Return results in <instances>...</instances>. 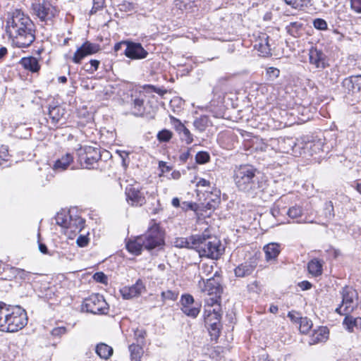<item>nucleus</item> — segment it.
Here are the masks:
<instances>
[{"label":"nucleus","mask_w":361,"mask_h":361,"mask_svg":"<svg viewBox=\"0 0 361 361\" xmlns=\"http://www.w3.org/2000/svg\"><path fill=\"white\" fill-rule=\"evenodd\" d=\"M4 317V329H1L3 331L16 332L22 329L27 322V313L19 305H9Z\"/></svg>","instance_id":"39448f33"},{"label":"nucleus","mask_w":361,"mask_h":361,"mask_svg":"<svg viewBox=\"0 0 361 361\" xmlns=\"http://www.w3.org/2000/svg\"><path fill=\"white\" fill-rule=\"evenodd\" d=\"M350 5L352 9L357 13H361V0H351Z\"/></svg>","instance_id":"6e6d98bb"},{"label":"nucleus","mask_w":361,"mask_h":361,"mask_svg":"<svg viewBox=\"0 0 361 361\" xmlns=\"http://www.w3.org/2000/svg\"><path fill=\"white\" fill-rule=\"evenodd\" d=\"M190 240L192 248L201 257L218 259L222 255L221 241L215 236L202 234L195 235Z\"/></svg>","instance_id":"20e7f679"},{"label":"nucleus","mask_w":361,"mask_h":361,"mask_svg":"<svg viewBox=\"0 0 361 361\" xmlns=\"http://www.w3.org/2000/svg\"><path fill=\"white\" fill-rule=\"evenodd\" d=\"M9 305L5 303L4 302L0 301V330L4 329V315L6 314V311H8Z\"/></svg>","instance_id":"58836bf2"},{"label":"nucleus","mask_w":361,"mask_h":361,"mask_svg":"<svg viewBox=\"0 0 361 361\" xmlns=\"http://www.w3.org/2000/svg\"><path fill=\"white\" fill-rule=\"evenodd\" d=\"M68 220H69V218H66L63 216V214H58L56 217V223L57 224L61 226L62 227H64V228H67V226H68Z\"/></svg>","instance_id":"8fccbe9b"},{"label":"nucleus","mask_w":361,"mask_h":361,"mask_svg":"<svg viewBox=\"0 0 361 361\" xmlns=\"http://www.w3.org/2000/svg\"><path fill=\"white\" fill-rule=\"evenodd\" d=\"M302 290H308L311 288V283L307 281H303L299 284Z\"/></svg>","instance_id":"052dcab7"},{"label":"nucleus","mask_w":361,"mask_h":361,"mask_svg":"<svg viewBox=\"0 0 361 361\" xmlns=\"http://www.w3.org/2000/svg\"><path fill=\"white\" fill-rule=\"evenodd\" d=\"M126 249L129 252L135 255L141 254L144 248V241L142 240L141 236H137L133 239H130L126 245Z\"/></svg>","instance_id":"a211bd4d"},{"label":"nucleus","mask_w":361,"mask_h":361,"mask_svg":"<svg viewBox=\"0 0 361 361\" xmlns=\"http://www.w3.org/2000/svg\"><path fill=\"white\" fill-rule=\"evenodd\" d=\"M307 269L312 276H320L322 274V262L317 259H313L309 262Z\"/></svg>","instance_id":"393cba45"},{"label":"nucleus","mask_w":361,"mask_h":361,"mask_svg":"<svg viewBox=\"0 0 361 361\" xmlns=\"http://www.w3.org/2000/svg\"><path fill=\"white\" fill-rule=\"evenodd\" d=\"M39 250L43 254H47L48 252V249L44 244L40 243L39 245Z\"/></svg>","instance_id":"69168bd1"},{"label":"nucleus","mask_w":361,"mask_h":361,"mask_svg":"<svg viewBox=\"0 0 361 361\" xmlns=\"http://www.w3.org/2000/svg\"><path fill=\"white\" fill-rule=\"evenodd\" d=\"M20 64L25 69L29 70L32 73L37 72L40 68L38 60L33 56L24 57L21 59Z\"/></svg>","instance_id":"4be33fe9"},{"label":"nucleus","mask_w":361,"mask_h":361,"mask_svg":"<svg viewBox=\"0 0 361 361\" xmlns=\"http://www.w3.org/2000/svg\"><path fill=\"white\" fill-rule=\"evenodd\" d=\"M271 47L269 37L266 33H262L255 44V48L260 52L262 56H268L271 54Z\"/></svg>","instance_id":"f3484780"},{"label":"nucleus","mask_w":361,"mask_h":361,"mask_svg":"<svg viewBox=\"0 0 361 361\" xmlns=\"http://www.w3.org/2000/svg\"><path fill=\"white\" fill-rule=\"evenodd\" d=\"M199 287L204 294L205 306L207 307L204 311L205 319L210 322L214 320L211 324V329L209 330L211 338L212 340H216L220 334L216 324L221 317L220 300L222 287L220 284V278L214 275V276L207 279L206 283L203 281V286L200 281Z\"/></svg>","instance_id":"f257e3e1"},{"label":"nucleus","mask_w":361,"mask_h":361,"mask_svg":"<svg viewBox=\"0 0 361 361\" xmlns=\"http://www.w3.org/2000/svg\"><path fill=\"white\" fill-rule=\"evenodd\" d=\"M312 327V322L307 317L300 318V331L302 334H307Z\"/></svg>","instance_id":"473e14b6"},{"label":"nucleus","mask_w":361,"mask_h":361,"mask_svg":"<svg viewBox=\"0 0 361 361\" xmlns=\"http://www.w3.org/2000/svg\"><path fill=\"white\" fill-rule=\"evenodd\" d=\"M219 200H220V198H219V195L217 194H216L214 195V198H210L208 200V201L206 204V207L208 209H214L219 203Z\"/></svg>","instance_id":"49530a36"},{"label":"nucleus","mask_w":361,"mask_h":361,"mask_svg":"<svg viewBox=\"0 0 361 361\" xmlns=\"http://www.w3.org/2000/svg\"><path fill=\"white\" fill-rule=\"evenodd\" d=\"M146 332L143 329H137L134 332V336L137 340V343L140 344H144V339Z\"/></svg>","instance_id":"a18cd8bd"},{"label":"nucleus","mask_w":361,"mask_h":361,"mask_svg":"<svg viewBox=\"0 0 361 361\" xmlns=\"http://www.w3.org/2000/svg\"><path fill=\"white\" fill-rule=\"evenodd\" d=\"M280 71L274 67H269L267 69V74L270 79H275L279 77Z\"/></svg>","instance_id":"603ef678"},{"label":"nucleus","mask_w":361,"mask_h":361,"mask_svg":"<svg viewBox=\"0 0 361 361\" xmlns=\"http://www.w3.org/2000/svg\"><path fill=\"white\" fill-rule=\"evenodd\" d=\"M175 6L181 11H190L193 6L190 0H175Z\"/></svg>","instance_id":"72a5a7b5"},{"label":"nucleus","mask_w":361,"mask_h":361,"mask_svg":"<svg viewBox=\"0 0 361 361\" xmlns=\"http://www.w3.org/2000/svg\"><path fill=\"white\" fill-rule=\"evenodd\" d=\"M125 55L131 59H145L148 52L142 47L140 43L129 42L124 51Z\"/></svg>","instance_id":"4468645a"},{"label":"nucleus","mask_w":361,"mask_h":361,"mask_svg":"<svg viewBox=\"0 0 361 361\" xmlns=\"http://www.w3.org/2000/svg\"><path fill=\"white\" fill-rule=\"evenodd\" d=\"M100 46L98 44L86 41L80 47H78L74 53L72 61L73 63L79 64L87 56L95 54L98 52Z\"/></svg>","instance_id":"9b49d317"},{"label":"nucleus","mask_w":361,"mask_h":361,"mask_svg":"<svg viewBox=\"0 0 361 361\" xmlns=\"http://www.w3.org/2000/svg\"><path fill=\"white\" fill-rule=\"evenodd\" d=\"M65 114V109L59 105H49L48 115L53 124H56L62 118Z\"/></svg>","instance_id":"aec40b11"},{"label":"nucleus","mask_w":361,"mask_h":361,"mask_svg":"<svg viewBox=\"0 0 361 361\" xmlns=\"http://www.w3.org/2000/svg\"><path fill=\"white\" fill-rule=\"evenodd\" d=\"M326 210L328 211V212H326L325 213V215L327 218L331 219L332 217L334 216V207L331 202H329L327 204H326Z\"/></svg>","instance_id":"5fc2aeb1"},{"label":"nucleus","mask_w":361,"mask_h":361,"mask_svg":"<svg viewBox=\"0 0 361 361\" xmlns=\"http://www.w3.org/2000/svg\"><path fill=\"white\" fill-rule=\"evenodd\" d=\"M66 331L65 328L55 329L52 331L53 335H59V334L64 333Z\"/></svg>","instance_id":"338daca9"},{"label":"nucleus","mask_w":361,"mask_h":361,"mask_svg":"<svg viewBox=\"0 0 361 361\" xmlns=\"http://www.w3.org/2000/svg\"><path fill=\"white\" fill-rule=\"evenodd\" d=\"M171 123L178 135H181L183 132L187 128L183 123L179 119L176 118L173 116L170 117Z\"/></svg>","instance_id":"4c0bfd02"},{"label":"nucleus","mask_w":361,"mask_h":361,"mask_svg":"<svg viewBox=\"0 0 361 361\" xmlns=\"http://www.w3.org/2000/svg\"><path fill=\"white\" fill-rule=\"evenodd\" d=\"M358 293L353 288L345 287L342 290V303L336 311L341 314L352 312L357 306Z\"/></svg>","instance_id":"423d86ee"},{"label":"nucleus","mask_w":361,"mask_h":361,"mask_svg":"<svg viewBox=\"0 0 361 361\" xmlns=\"http://www.w3.org/2000/svg\"><path fill=\"white\" fill-rule=\"evenodd\" d=\"M90 68L87 69V71L94 72L99 68L100 61L96 59H91L90 61Z\"/></svg>","instance_id":"13d9d810"},{"label":"nucleus","mask_w":361,"mask_h":361,"mask_svg":"<svg viewBox=\"0 0 361 361\" xmlns=\"http://www.w3.org/2000/svg\"><path fill=\"white\" fill-rule=\"evenodd\" d=\"M94 279L97 281L102 283H106L107 278L106 275L102 272H97L94 274Z\"/></svg>","instance_id":"864d4df0"},{"label":"nucleus","mask_w":361,"mask_h":361,"mask_svg":"<svg viewBox=\"0 0 361 361\" xmlns=\"http://www.w3.org/2000/svg\"><path fill=\"white\" fill-rule=\"evenodd\" d=\"M83 307L86 311L94 314H106L108 304L104 297L99 294H92L83 302Z\"/></svg>","instance_id":"6e6552de"},{"label":"nucleus","mask_w":361,"mask_h":361,"mask_svg":"<svg viewBox=\"0 0 361 361\" xmlns=\"http://www.w3.org/2000/svg\"><path fill=\"white\" fill-rule=\"evenodd\" d=\"M84 152L85 155H80V161H83L82 165L87 169H93L94 164L101 158L99 149L92 146H85Z\"/></svg>","instance_id":"f8f14e48"},{"label":"nucleus","mask_w":361,"mask_h":361,"mask_svg":"<svg viewBox=\"0 0 361 361\" xmlns=\"http://www.w3.org/2000/svg\"><path fill=\"white\" fill-rule=\"evenodd\" d=\"M171 204L174 207H178L180 206V200L178 197H174L172 200Z\"/></svg>","instance_id":"774afa93"},{"label":"nucleus","mask_w":361,"mask_h":361,"mask_svg":"<svg viewBox=\"0 0 361 361\" xmlns=\"http://www.w3.org/2000/svg\"><path fill=\"white\" fill-rule=\"evenodd\" d=\"M104 5V0H93V6L91 10V13H95L97 11L102 9Z\"/></svg>","instance_id":"3c124183"},{"label":"nucleus","mask_w":361,"mask_h":361,"mask_svg":"<svg viewBox=\"0 0 361 361\" xmlns=\"http://www.w3.org/2000/svg\"><path fill=\"white\" fill-rule=\"evenodd\" d=\"M329 330L326 327H319L314 331L310 337V345H314L319 342H323L328 338Z\"/></svg>","instance_id":"412c9836"},{"label":"nucleus","mask_w":361,"mask_h":361,"mask_svg":"<svg viewBox=\"0 0 361 361\" xmlns=\"http://www.w3.org/2000/svg\"><path fill=\"white\" fill-rule=\"evenodd\" d=\"M144 241V248L148 250H152L164 243L163 235L160 228L154 224L147 232L140 235Z\"/></svg>","instance_id":"0eeeda50"},{"label":"nucleus","mask_w":361,"mask_h":361,"mask_svg":"<svg viewBox=\"0 0 361 361\" xmlns=\"http://www.w3.org/2000/svg\"><path fill=\"white\" fill-rule=\"evenodd\" d=\"M96 353L101 358L107 360L113 354V348L105 343H99L96 346Z\"/></svg>","instance_id":"cd10ccee"},{"label":"nucleus","mask_w":361,"mask_h":361,"mask_svg":"<svg viewBox=\"0 0 361 361\" xmlns=\"http://www.w3.org/2000/svg\"><path fill=\"white\" fill-rule=\"evenodd\" d=\"M172 137V133L169 130H162L157 134V139L160 142H168Z\"/></svg>","instance_id":"a19ab883"},{"label":"nucleus","mask_w":361,"mask_h":361,"mask_svg":"<svg viewBox=\"0 0 361 361\" xmlns=\"http://www.w3.org/2000/svg\"><path fill=\"white\" fill-rule=\"evenodd\" d=\"M76 243L79 247H85L88 244V238L85 235H81L78 238Z\"/></svg>","instance_id":"4d7b16f0"},{"label":"nucleus","mask_w":361,"mask_h":361,"mask_svg":"<svg viewBox=\"0 0 361 361\" xmlns=\"http://www.w3.org/2000/svg\"><path fill=\"white\" fill-rule=\"evenodd\" d=\"M342 85L347 90H361V75L345 78Z\"/></svg>","instance_id":"6ab92c4d"},{"label":"nucleus","mask_w":361,"mask_h":361,"mask_svg":"<svg viewBox=\"0 0 361 361\" xmlns=\"http://www.w3.org/2000/svg\"><path fill=\"white\" fill-rule=\"evenodd\" d=\"M85 221L80 217L72 219L69 216L68 224L67 228L70 229L71 232H80L84 228Z\"/></svg>","instance_id":"bb28decb"},{"label":"nucleus","mask_w":361,"mask_h":361,"mask_svg":"<svg viewBox=\"0 0 361 361\" xmlns=\"http://www.w3.org/2000/svg\"><path fill=\"white\" fill-rule=\"evenodd\" d=\"M182 312L188 317L195 318L200 313V308L192 305L181 307Z\"/></svg>","instance_id":"f704fd0d"},{"label":"nucleus","mask_w":361,"mask_h":361,"mask_svg":"<svg viewBox=\"0 0 361 361\" xmlns=\"http://www.w3.org/2000/svg\"><path fill=\"white\" fill-rule=\"evenodd\" d=\"M314 27L319 30H327V23L322 18H316L313 20Z\"/></svg>","instance_id":"c03bdc74"},{"label":"nucleus","mask_w":361,"mask_h":361,"mask_svg":"<svg viewBox=\"0 0 361 361\" xmlns=\"http://www.w3.org/2000/svg\"><path fill=\"white\" fill-rule=\"evenodd\" d=\"M73 161V156L67 153L64 156H63L61 158L57 159L54 164L53 169L55 171H63L68 167V166L71 164V163Z\"/></svg>","instance_id":"b1692460"},{"label":"nucleus","mask_w":361,"mask_h":361,"mask_svg":"<svg viewBox=\"0 0 361 361\" xmlns=\"http://www.w3.org/2000/svg\"><path fill=\"white\" fill-rule=\"evenodd\" d=\"M344 324H346L348 329L350 331H353L354 327L361 330V317H346L344 319Z\"/></svg>","instance_id":"c756f323"},{"label":"nucleus","mask_w":361,"mask_h":361,"mask_svg":"<svg viewBox=\"0 0 361 361\" xmlns=\"http://www.w3.org/2000/svg\"><path fill=\"white\" fill-rule=\"evenodd\" d=\"M209 154L206 152H199L195 156L197 163L203 164L209 161Z\"/></svg>","instance_id":"79ce46f5"},{"label":"nucleus","mask_w":361,"mask_h":361,"mask_svg":"<svg viewBox=\"0 0 361 361\" xmlns=\"http://www.w3.org/2000/svg\"><path fill=\"white\" fill-rule=\"evenodd\" d=\"M194 303V298L190 295H183L181 298V305L183 306H188V305H192Z\"/></svg>","instance_id":"09e8293b"},{"label":"nucleus","mask_w":361,"mask_h":361,"mask_svg":"<svg viewBox=\"0 0 361 361\" xmlns=\"http://www.w3.org/2000/svg\"><path fill=\"white\" fill-rule=\"evenodd\" d=\"M142 344H131L129 346V350L130 352L131 359L134 361H140L142 355L143 354V349L142 347Z\"/></svg>","instance_id":"c85d7f7f"},{"label":"nucleus","mask_w":361,"mask_h":361,"mask_svg":"<svg viewBox=\"0 0 361 361\" xmlns=\"http://www.w3.org/2000/svg\"><path fill=\"white\" fill-rule=\"evenodd\" d=\"M302 29V24L298 22H293L286 26L287 32L292 36L296 37L300 35Z\"/></svg>","instance_id":"2f4dec72"},{"label":"nucleus","mask_w":361,"mask_h":361,"mask_svg":"<svg viewBox=\"0 0 361 361\" xmlns=\"http://www.w3.org/2000/svg\"><path fill=\"white\" fill-rule=\"evenodd\" d=\"M6 32L17 47L25 48L35 40L36 26L30 18L19 9L9 14L6 21Z\"/></svg>","instance_id":"f03ea898"},{"label":"nucleus","mask_w":361,"mask_h":361,"mask_svg":"<svg viewBox=\"0 0 361 361\" xmlns=\"http://www.w3.org/2000/svg\"><path fill=\"white\" fill-rule=\"evenodd\" d=\"M259 171L252 165L244 164L234 170L233 179L239 190L255 193L262 188Z\"/></svg>","instance_id":"7ed1b4c3"},{"label":"nucleus","mask_w":361,"mask_h":361,"mask_svg":"<svg viewBox=\"0 0 361 361\" xmlns=\"http://www.w3.org/2000/svg\"><path fill=\"white\" fill-rule=\"evenodd\" d=\"M192 237H195V235H192L189 238H176L174 244L175 246L177 247H188V248H192V245L191 242V238Z\"/></svg>","instance_id":"c9c22d12"},{"label":"nucleus","mask_w":361,"mask_h":361,"mask_svg":"<svg viewBox=\"0 0 361 361\" xmlns=\"http://www.w3.org/2000/svg\"><path fill=\"white\" fill-rule=\"evenodd\" d=\"M178 296V293L171 290L163 291L161 293V300L164 302H166L167 300L175 301L177 300Z\"/></svg>","instance_id":"e433bc0d"},{"label":"nucleus","mask_w":361,"mask_h":361,"mask_svg":"<svg viewBox=\"0 0 361 361\" xmlns=\"http://www.w3.org/2000/svg\"><path fill=\"white\" fill-rule=\"evenodd\" d=\"M145 291V286L140 279H138L133 286H125L120 290L123 298L125 300H130L133 298L138 297Z\"/></svg>","instance_id":"ddd939ff"},{"label":"nucleus","mask_w":361,"mask_h":361,"mask_svg":"<svg viewBox=\"0 0 361 361\" xmlns=\"http://www.w3.org/2000/svg\"><path fill=\"white\" fill-rule=\"evenodd\" d=\"M302 214V210L300 207L294 206L290 207L287 212L288 216L291 219H296L301 216Z\"/></svg>","instance_id":"ea45409f"},{"label":"nucleus","mask_w":361,"mask_h":361,"mask_svg":"<svg viewBox=\"0 0 361 361\" xmlns=\"http://www.w3.org/2000/svg\"><path fill=\"white\" fill-rule=\"evenodd\" d=\"M258 286L259 283L257 281H255L253 283L249 285V288L252 291L257 292L259 290Z\"/></svg>","instance_id":"e2e57ef3"},{"label":"nucleus","mask_w":361,"mask_h":361,"mask_svg":"<svg viewBox=\"0 0 361 361\" xmlns=\"http://www.w3.org/2000/svg\"><path fill=\"white\" fill-rule=\"evenodd\" d=\"M133 100V104L135 107H140L143 104V99L140 98H135Z\"/></svg>","instance_id":"0e129e2a"},{"label":"nucleus","mask_w":361,"mask_h":361,"mask_svg":"<svg viewBox=\"0 0 361 361\" xmlns=\"http://www.w3.org/2000/svg\"><path fill=\"white\" fill-rule=\"evenodd\" d=\"M126 195L128 203L133 207H141L146 202L145 192L139 186L126 188Z\"/></svg>","instance_id":"9d476101"},{"label":"nucleus","mask_w":361,"mask_h":361,"mask_svg":"<svg viewBox=\"0 0 361 361\" xmlns=\"http://www.w3.org/2000/svg\"><path fill=\"white\" fill-rule=\"evenodd\" d=\"M179 136L181 141L185 142L187 145L191 144L193 141V135L188 128Z\"/></svg>","instance_id":"37998d69"},{"label":"nucleus","mask_w":361,"mask_h":361,"mask_svg":"<svg viewBox=\"0 0 361 361\" xmlns=\"http://www.w3.org/2000/svg\"><path fill=\"white\" fill-rule=\"evenodd\" d=\"M287 5L295 9H302L307 6L310 0H283Z\"/></svg>","instance_id":"7c9ffc66"},{"label":"nucleus","mask_w":361,"mask_h":361,"mask_svg":"<svg viewBox=\"0 0 361 361\" xmlns=\"http://www.w3.org/2000/svg\"><path fill=\"white\" fill-rule=\"evenodd\" d=\"M310 63L317 68L324 69L327 66L326 54L317 48H312L309 51Z\"/></svg>","instance_id":"2eb2a0df"},{"label":"nucleus","mask_w":361,"mask_h":361,"mask_svg":"<svg viewBox=\"0 0 361 361\" xmlns=\"http://www.w3.org/2000/svg\"><path fill=\"white\" fill-rule=\"evenodd\" d=\"M127 42H128V41H122V42L116 43L114 45V51L115 52H118L119 50L121 49L122 46L124 45V44H126L127 46Z\"/></svg>","instance_id":"680f3d73"},{"label":"nucleus","mask_w":361,"mask_h":361,"mask_svg":"<svg viewBox=\"0 0 361 361\" xmlns=\"http://www.w3.org/2000/svg\"><path fill=\"white\" fill-rule=\"evenodd\" d=\"M266 259L267 261L275 259L281 252L280 245L276 243H271L266 245L263 248Z\"/></svg>","instance_id":"5701e85b"},{"label":"nucleus","mask_w":361,"mask_h":361,"mask_svg":"<svg viewBox=\"0 0 361 361\" xmlns=\"http://www.w3.org/2000/svg\"><path fill=\"white\" fill-rule=\"evenodd\" d=\"M32 8L41 21L51 20L56 14V9L48 1L32 4Z\"/></svg>","instance_id":"1a4fd4ad"},{"label":"nucleus","mask_w":361,"mask_h":361,"mask_svg":"<svg viewBox=\"0 0 361 361\" xmlns=\"http://www.w3.org/2000/svg\"><path fill=\"white\" fill-rule=\"evenodd\" d=\"M8 157V148L6 145L0 147V165L3 161H6Z\"/></svg>","instance_id":"de8ad7c7"},{"label":"nucleus","mask_w":361,"mask_h":361,"mask_svg":"<svg viewBox=\"0 0 361 361\" xmlns=\"http://www.w3.org/2000/svg\"><path fill=\"white\" fill-rule=\"evenodd\" d=\"M210 185L211 183L204 178H200V180L197 183V186L198 187H210Z\"/></svg>","instance_id":"bf43d9fd"},{"label":"nucleus","mask_w":361,"mask_h":361,"mask_svg":"<svg viewBox=\"0 0 361 361\" xmlns=\"http://www.w3.org/2000/svg\"><path fill=\"white\" fill-rule=\"evenodd\" d=\"M257 262L255 259H250L238 265L235 269V275L237 277H245L250 276L257 267Z\"/></svg>","instance_id":"dca6fc26"},{"label":"nucleus","mask_w":361,"mask_h":361,"mask_svg":"<svg viewBox=\"0 0 361 361\" xmlns=\"http://www.w3.org/2000/svg\"><path fill=\"white\" fill-rule=\"evenodd\" d=\"M211 121L207 116H201L196 118L193 122V126L197 131L202 133L207 128L211 125Z\"/></svg>","instance_id":"a878e982"}]
</instances>
